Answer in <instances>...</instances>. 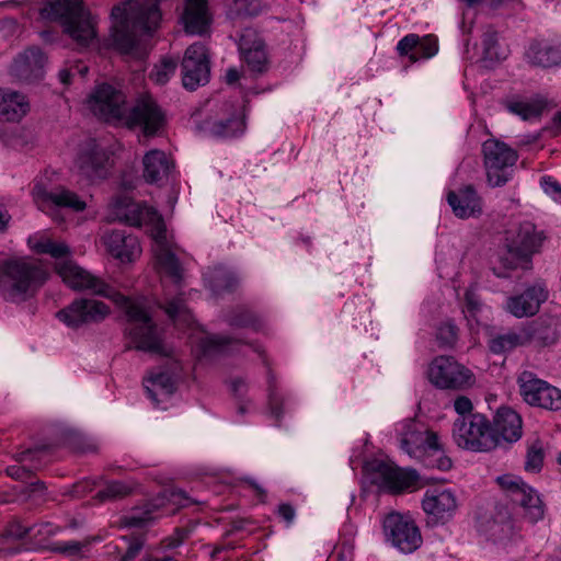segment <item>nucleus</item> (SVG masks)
Returning <instances> with one entry per match:
<instances>
[{
  "label": "nucleus",
  "instance_id": "cd10ccee",
  "mask_svg": "<svg viewBox=\"0 0 561 561\" xmlns=\"http://www.w3.org/2000/svg\"><path fill=\"white\" fill-rule=\"evenodd\" d=\"M526 61L534 67L561 66V45L550 39H534L525 50Z\"/></svg>",
  "mask_w": 561,
  "mask_h": 561
},
{
  "label": "nucleus",
  "instance_id": "774afa93",
  "mask_svg": "<svg viewBox=\"0 0 561 561\" xmlns=\"http://www.w3.org/2000/svg\"><path fill=\"white\" fill-rule=\"evenodd\" d=\"M73 77L72 76V71L69 69V68H66V69H61L59 71V79L60 81L64 83V84H69L70 83V78Z\"/></svg>",
  "mask_w": 561,
  "mask_h": 561
},
{
  "label": "nucleus",
  "instance_id": "473e14b6",
  "mask_svg": "<svg viewBox=\"0 0 561 561\" xmlns=\"http://www.w3.org/2000/svg\"><path fill=\"white\" fill-rule=\"evenodd\" d=\"M148 397L156 405L167 400L175 391V380L167 371H151L142 380Z\"/></svg>",
  "mask_w": 561,
  "mask_h": 561
},
{
  "label": "nucleus",
  "instance_id": "052dcab7",
  "mask_svg": "<svg viewBox=\"0 0 561 561\" xmlns=\"http://www.w3.org/2000/svg\"><path fill=\"white\" fill-rule=\"evenodd\" d=\"M277 515L286 523V526H290L296 517V510L289 503H282L277 507Z\"/></svg>",
  "mask_w": 561,
  "mask_h": 561
},
{
  "label": "nucleus",
  "instance_id": "2f4dec72",
  "mask_svg": "<svg viewBox=\"0 0 561 561\" xmlns=\"http://www.w3.org/2000/svg\"><path fill=\"white\" fill-rule=\"evenodd\" d=\"M30 111V103L20 92L0 89V121L18 123Z\"/></svg>",
  "mask_w": 561,
  "mask_h": 561
},
{
  "label": "nucleus",
  "instance_id": "7ed1b4c3",
  "mask_svg": "<svg viewBox=\"0 0 561 561\" xmlns=\"http://www.w3.org/2000/svg\"><path fill=\"white\" fill-rule=\"evenodd\" d=\"M111 219L134 227H147L152 238L154 267L160 276L168 277L181 289L184 283V268L173 245L167 239V228L158 210L146 204L118 197L111 204Z\"/></svg>",
  "mask_w": 561,
  "mask_h": 561
},
{
  "label": "nucleus",
  "instance_id": "69168bd1",
  "mask_svg": "<svg viewBox=\"0 0 561 561\" xmlns=\"http://www.w3.org/2000/svg\"><path fill=\"white\" fill-rule=\"evenodd\" d=\"M231 390L236 396H241L247 390V385L242 379H234L231 381Z\"/></svg>",
  "mask_w": 561,
  "mask_h": 561
},
{
  "label": "nucleus",
  "instance_id": "58836bf2",
  "mask_svg": "<svg viewBox=\"0 0 561 561\" xmlns=\"http://www.w3.org/2000/svg\"><path fill=\"white\" fill-rule=\"evenodd\" d=\"M546 457L545 444L540 439H535L527 446L524 468L527 472H539L543 467Z\"/></svg>",
  "mask_w": 561,
  "mask_h": 561
},
{
  "label": "nucleus",
  "instance_id": "338daca9",
  "mask_svg": "<svg viewBox=\"0 0 561 561\" xmlns=\"http://www.w3.org/2000/svg\"><path fill=\"white\" fill-rule=\"evenodd\" d=\"M140 549H141V546L139 543L129 546V548L127 549V551L124 556V560H130V559L135 558L137 556V553L140 551Z\"/></svg>",
  "mask_w": 561,
  "mask_h": 561
},
{
  "label": "nucleus",
  "instance_id": "e433bc0d",
  "mask_svg": "<svg viewBox=\"0 0 561 561\" xmlns=\"http://www.w3.org/2000/svg\"><path fill=\"white\" fill-rule=\"evenodd\" d=\"M526 335L523 328L518 331H508L503 334H497L489 340V350L493 354H504L518 346L526 345Z\"/></svg>",
  "mask_w": 561,
  "mask_h": 561
},
{
  "label": "nucleus",
  "instance_id": "6ab92c4d",
  "mask_svg": "<svg viewBox=\"0 0 561 561\" xmlns=\"http://www.w3.org/2000/svg\"><path fill=\"white\" fill-rule=\"evenodd\" d=\"M458 499L450 489H431L424 493L422 508L434 523L450 520L458 510Z\"/></svg>",
  "mask_w": 561,
  "mask_h": 561
},
{
  "label": "nucleus",
  "instance_id": "f257e3e1",
  "mask_svg": "<svg viewBox=\"0 0 561 561\" xmlns=\"http://www.w3.org/2000/svg\"><path fill=\"white\" fill-rule=\"evenodd\" d=\"M56 271L62 280L75 290H90L95 295L114 299L116 302L122 301L128 318L126 334L134 347L145 352L165 354L157 328L142 305L116 293L102 279L81 268L72 260L57 262Z\"/></svg>",
  "mask_w": 561,
  "mask_h": 561
},
{
  "label": "nucleus",
  "instance_id": "603ef678",
  "mask_svg": "<svg viewBox=\"0 0 561 561\" xmlns=\"http://www.w3.org/2000/svg\"><path fill=\"white\" fill-rule=\"evenodd\" d=\"M191 529L187 527L175 528L173 534L167 537L162 545L167 549H175L180 547L186 538L191 535Z\"/></svg>",
  "mask_w": 561,
  "mask_h": 561
},
{
  "label": "nucleus",
  "instance_id": "39448f33",
  "mask_svg": "<svg viewBox=\"0 0 561 561\" xmlns=\"http://www.w3.org/2000/svg\"><path fill=\"white\" fill-rule=\"evenodd\" d=\"M400 448L426 468L448 471L451 459L436 432L415 420H404L398 427Z\"/></svg>",
  "mask_w": 561,
  "mask_h": 561
},
{
  "label": "nucleus",
  "instance_id": "a19ab883",
  "mask_svg": "<svg viewBox=\"0 0 561 561\" xmlns=\"http://www.w3.org/2000/svg\"><path fill=\"white\" fill-rule=\"evenodd\" d=\"M163 308L169 318L174 322L183 320L184 322L190 323L191 314L185 305L182 293L172 299H168Z\"/></svg>",
  "mask_w": 561,
  "mask_h": 561
},
{
  "label": "nucleus",
  "instance_id": "de8ad7c7",
  "mask_svg": "<svg viewBox=\"0 0 561 561\" xmlns=\"http://www.w3.org/2000/svg\"><path fill=\"white\" fill-rule=\"evenodd\" d=\"M436 336L443 346H453L458 339V328L451 322H445L438 327Z\"/></svg>",
  "mask_w": 561,
  "mask_h": 561
},
{
  "label": "nucleus",
  "instance_id": "9b49d317",
  "mask_svg": "<svg viewBox=\"0 0 561 561\" xmlns=\"http://www.w3.org/2000/svg\"><path fill=\"white\" fill-rule=\"evenodd\" d=\"M543 239L542 231H537L531 222H523L506 244L507 251L501 257L503 266L508 270L529 268L531 255L539 250Z\"/></svg>",
  "mask_w": 561,
  "mask_h": 561
},
{
  "label": "nucleus",
  "instance_id": "0e129e2a",
  "mask_svg": "<svg viewBox=\"0 0 561 561\" xmlns=\"http://www.w3.org/2000/svg\"><path fill=\"white\" fill-rule=\"evenodd\" d=\"M71 71H72V76H79L80 78H84L85 75L88 73L89 71V68L88 66H85L84 64L82 62H76L75 65H72L70 68H69Z\"/></svg>",
  "mask_w": 561,
  "mask_h": 561
},
{
  "label": "nucleus",
  "instance_id": "bb28decb",
  "mask_svg": "<svg viewBox=\"0 0 561 561\" xmlns=\"http://www.w3.org/2000/svg\"><path fill=\"white\" fill-rule=\"evenodd\" d=\"M239 51L249 68L262 72L266 68L267 56L264 43L253 28H244L238 42Z\"/></svg>",
  "mask_w": 561,
  "mask_h": 561
},
{
  "label": "nucleus",
  "instance_id": "f3484780",
  "mask_svg": "<svg viewBox=\"0 0 561 561\" xmlns=\"http://www.w3.org/2000/svg\"><path fill=\"white\" fill-rule=\"evenodd\" d=\"M210 75L207 48L201 43L187 47L182 60V81L188 90H195L208 82Z\"/></svg>",
  "mask_w": 561,
  "mask_h": 561
},
{
  "label": "nucleus",
  "instance_id": "ea45409f",
  "mask_svg": "<svg viewBox=\"0 0 561 561\" xmlns=\"http://www.w3.org/2000/svg\"><path fill=\"white\" fill-rule=\"evenodd\" d=\"M33 250L41 254H48L58 260L71 254L70 248L65 242H56L50 239H42L34 243Z\"/></svg>",
  "mask_w": 561,
  "mask_h": 561
},
{
  "label": "nucleus",
  "instance_id": "4468645a",
  "mask_svg": "<svg viewBox=\"0 0 561 561\" xmlns=\"http://www.w3.org/2000/svg\"><path fill=\"white\" fill-rule=\"evenodd\" d=\"M427 378L438 389L461 390L469 387L473 379L472 374L454 357L440 355L428 365Z\"/></svg>",
  "mask_w": 561,
  "mask_h": 561
},
{
  "label": "nucleus",
  "instance_id": "4c0bfd02",
  "mask_svg": "<svg viewBox=\"0 0 561 561\" xmlns=\"http://www.w3.org/2000/svg\"><path fill=\"white\" fill-rule=\"evenodd\" d=\"M239 285V278L234 273L222 267L215 268L209 278V288L214 295H221L226 291H232Z\"/></svg>",
  "mask_w": 561,
  "mask_h": 561
},
{
  "label": "nucleus",
  "instance_id": "c756f323",
  "mask_svg": "<svg viewBox=\"0 0 561 561\" xmlns=\"http://www.w3.org/2000/svg\"><path fill=\"white\" fill-rule=\"evenodd\" d=\"M184 30L191 35L205 34L211 23L207 0H186L182 14Z\"/></svg>",
  "mask_w": 561,
  "mask_h": 561
},
{
  "label": "nucleus",
  "instance_id": "9d476101",
  "mask_svg": "<svg viewBox=\"0 0 561 561\" xmlns=\"http://www.w3.org/2000/svg\"><path fill=\"white\" fill-rule=\"evenodd\" d=\"M32 196L37 208L57 222L64 221L61 209L80 213L87 208V203L77 193L64 186L48 191L43 183L37 182L32 188Z\"/></svg>",
  "mask_w": 561,
  "mask_h": 561
},
{
  "label": "nucleus",
  "instance_id": "6e6d98bb",
  "mask_svg": "<svg viewBox=\"0 0 561 561\" xmlns=\"http://www.w3.org/2000/svg\"><path fill=\"white\" fill-rule=\"evenodd\" d=\"M58 531V527L53 523L45 522L31 526V536L46 538L54 536Z\"/></svg>",
  "mask_w": 561,
  "mask_h": 561
},
{
  "label": "nucleus",
  "instance_id": "ddd939ff",
  "mask_svg": "<svg viewBox=\"0 0 561 561\" xmlns=\"http://www.w3.org/2000/svg\"><path fill=\"white\" fill-rule=\"evenodd\" d=\"M385 539L403 553H412L422 545V535L411 516L398 512L387 514L382 519Z\"/></svg>",
  "mask_w": 561,
  "mask_h": 561
},
{
  "label": "nucleus",
  "instance_id": "a211bd4d",
  "mask_svg": "<svg viewBox=\"0 0 561 561\" xmlns=\"http://www.w3.org/2000/svg\"><path fill=\"white\" fill-rule=\"evenodd\" d=\"M110 313V308L95 299H76L68 307L57 312V318L70 328L99 322Z\"/></svg>",
  "mask_w": 561,
  "mask_h": 561
},
{
  "label": "nucleus",
  "instance_id": "20e7f679",
  "mask_svg": "<svg viewBox=\"0 0 561 561\" xmlns=\"http://www.w3.org/2000/svg\"><path fill=\"white\" fill-rule=\"evenodd\" d=\"M160 0H127L112 9L111 39L116 49L128 53L138 37L150 35L159 26Z\"/></svg>",
  "mask_w": 561,
  "mask_h": 561
},
{
  "label": "nucleus",
  "instance_id": "37998d69",
  "mask_svg": "<svg viewBox=\"0 0 561 561\" xmlns=\"http://www.w3.org/2000/svg\"><path fill=\"white\" fill-rule=\"evenodd\" d=\"M133 488L123 481H110L101 489L96 496L101 501H115L131 493Z\"/></svg>",
  "mask_w": 561,
  "mask_h": 561
},
{
  "label": "nucleus",
  "instance_id": "4be33fe9",
  "mask_svg": "<svg viewBox=\"0 0 561 561\" xmlns=\"http://www.w3.org/2000/svg\"><path fill=\"white\" fill-rule=\"evenodd\" d=\"M46 61L39 47H28L14 58L10 73L21 82L31 83L44 77Z\"/></svg>",
  "mask_w": 561,
  "mask_h": 561
},
{
  "label": "nucleus",
  "instance_id": "c9c22d12",
  "mask_svg": "<svg viewBox=\"0 0 561 561\" xmlns=\"http://www.w3.org/2000/svg\"><path fill=\"white\" fill-rule=\"evenodd\" d=\"M244 129V113L243 110H238L228 118L213 122L209 133L215 137L231 138L242 135Z\"/></svg>",
  "mask_w": 561,
  "mask_h": 561
},
{
  "label": "nucleus",
  "instance_id": "72a5a7b5",
  "mask_svg": "<svg viewBox=\"0 0 561 561\" xmlns=\"http://www.w3.org/2000/svg\"><path fill=\"white\" fill-rule=\"evenodd\" d=\"M526 335V345L535 343L539 346H548L557 342L559 334L556 325L549 321L533 322L523 327Z\"/></svg>",
  "mask_w": 561,
  "mask_h": 561
},
{
  "label": "nucleus",
  "instance_id": "f03ea898",
  "mask_svg": "<svg viewBox=\"0 0 561 561\" xmlns=\"http://www.w3.org/2000/svg\"><path fill=\"white\" fill-rule=\"evenodd\" d=\"M85 105L94 116L104 122L141 127L146 137L159 135L165 124L164 114L151 95L139 96L129 108L126 95L107 83L96 85L87 98Z\"/></svg>",
  "mask_w": 561,
  "mask_h": 561
},
{
  "label": "nucleus",
  "instance_id": "a18cd8bd",
  "mask_svg": "<svg viewBox=\"0 0 561 561\" xmlns=\"http://www.w3.org/2000/svg\"><path fill=\"white\" fill-rule=\"evenodd\" d=\"M232 341L225 335H211L201 340L199 347L203 355L208 356L217 353H225L229 350Z\"/></svg>",
  "mask_w": 561,
  "mask_h": 561
},
{
  "label": "nucleus",
  "instance_id": "5fc2aeb1",
  "mask_svg": "<svg viewBox=\"0 0 561 561\" xmlns=\"http://www.w3.org/2000/svg\"><path fill=\"white\" fill-rule=\"evenodd\" d=\"M541 187L546 194L561 204V183H559L552 176H543L541 179Z\"/></svg>",
  "mask_w": 561,
  "mask_h": 561
},
{
  "label": "nucleus",
  "instance_id": "864d4df0",
  "mask_svg": "<svg viewBox=\"0 0 561 561\" xmlns=\"http://www.w3.org/2000/svg\"><path fill=\"white\" fill-rule=\"evenodd\" d=\"M481 309L479 296L473 287H469L465 293V310L470 317L474 318Z\"/></svg>",
  "mask_w": 561,
  "mask_h": 561
},
{
  "label": "nucleus",
  "instance_id": "423d86ee",
  "mask_svg": "<svg viewBox=\"0 0 561 561\" xmlns=\"http://www.w3.org/2000/svg\"><path fill=\"white\" fill-rule=\"evenodd\" d=\"M47 277V272L35 261L7 260L0 266V291L7 300L22 302L32 297Z\"/></svg>",
  "mask_w": 561,
  "mask_h": 561
},
{
  "label": "nucleus",
  "instance_id": "b1692460",
  "mask_svg": "<svg viewBox=\"0 0 561 561\" xmlns=\"http://www.w3.org/2000/svg\"><path fill=\"white\" fill-rule=\"evenodd\" d=\"M548 299V290L542 284L526 288L520 295L512 296L506 301V310L516 318L536 314L541 304Z\"/></svg>",
  "mask_w": 561,
  "mask_h": 561
},
{
  "label": "nucleus",
  "instance_id": "2eb2a0df",
  "mask_svg": "<svg viewBox=\"0 0 561 561\" xmlns=\"http://www.w3.org/2000/svg\"><path fill=\"white\" fill-rule=\"evenodd\" d=\"M520 396L526 403L548 411L561 410V389L525 370L517 379Z\"/></svg>",
  "mask_w": 561,
  "mask_h": 561
},
{
  "label": "nucleus",
  "instance_id": "5701e85b",
  "mask_svg": "<svg viewBox=\"0 0 561 561\" xmlns=\"http://www.w3.org/2000/svg\"><path fill=\"white\" fill-rule=\"evenodd\" d=\"M107 161L106 152L94 140H89L81 148L76 160V167L82 176L94 181L106 176Z\"/></svg>",
  "mask_w": 561,
  "mask_h": 561
},
{
  "label": "nucleus",
  "instance_id": "412c9836",
  "mask_svg": "<svg viewBox=\"0 0 561 561\" xmlns=\"http://www.w3.org/2000/svg\"><path fill=\"white\" fill-rule=\"evenodd\" d=\"M485 536L494 543L506 547L519 538L520 527L513 518L507 506L497 505L491 518L484 524Z\"/></svg>",
  "mask_w": 561,
  "mask_h": 561
},
{
  "label": "nucleus",
  "instance_id": "13d9d810",
  "mask_svg": "<svg viewBox=\"0 0 561 561\" xmlns=\"http://www.w3.org/2000/svg\"><path fill=\"white\" fill-rule=\"evenodd\" d=\"M7 535L16 539H21L27 535L31 536V526H26L18 520H14L8 525Z\"/></svg>",
  "mask_w": 561,
  "mask_h": 561
},
{
  "label": "nucleus",
  "instance_id": "49530a36",
  "mask_svg": "<svg viewBox=\"0 0 561 561\" xmlns=\"http://www.w3.org/2000/svg\"><path fill=\"white\" fill-rule=\"evenodd\" d=\"M261 11V0H234L230 9L232 18L255 16Z\"/></svg>",
  "mask_w": 561,
  "mask_h": 561
},
{
  "label": "nucleus",
  "instance_id": "680f3d73",
  "mask_svg": "<svg viewBox=\"0 0 561 561\" xmlns=\"http://www.w3.org/2000/svg\"><path fill=\"white\" fill-rule=\"evenodd\" d=\"M82 547L83 546L79 541H68V542L61 543L58 547V551H60L61 553H65L67 556H77L81 552Z\"/></svg>",
  "mask_w": 561,
  "mask_h": 561
},
{
  "label": "nucleus",
  "instance_id": "c03bdc74",
  "mask_svg": "<svg viewBox=\"0 0 561 561\" xmlns=\"http://www.w3.org/2000/svg\"><path fill=\"white\" fill-rule=\"evenodd\" d=\"M176 61L172 58L164 57L161 59L159 64H157L151 72L149 73V79L152 80L157 84H165L169 79L175 73L176 70Z\"/></svg>",
  "mask_w": 561,
  "mask_h": 561
},
{
  "label": "nucleus",
  "instance_id": "4d7b16f0",
  "mask_svg": "<svg viewBox=\"0 0 561 561\" xmlns=\"http://www.w3.org/2000/svg\"><path fill=\"white\" fill-rule=\"evenodd\" d=\"M497 32L491 26H489L482 35L484 51L490 57L494 55V48L497 45Z\"/></svg>",
  "mask_w": 561,
  "mask_h": 561
},
{
  "label": "nucleus",
  "instance_id": "aec40b11",
  "mask_svg": "<svg viewBox=\"0 0 561 561\" xmlns=\"http://www.w3.org/2000/svg\"><path fill=\"white\" fill-rule=\"evenodd\" d=\"M378 483L391 493H401L417 485L419 474L413 469H403L393 463L377 461L373 466Z\"/></svg>",
  "mask_w": 561,
  "mask_h": 561
},
{
  "label": "nucleus",
  "instance_id": "1a4fd4ad",
  "mask_svg": "<svg viewBox=\"0 0 561 561\" xmlns=\"http://www.w3.org/2000/svg\"><path fill=\"white\" fill-rule=\"evenodd\" d=\"M201 501L191 497L181 489H164L156 497L150 500L144 510H134L125 517L128 527H144L149 522L163 514L174 513L180 508L199 504Z\"/></svg>",
  "mask_w": 561,
  "mask_h": 561
},
{
  "label": "nucleus",
  "instance_id": "f704fd0d",
  "mask_svg": "<svg viewBox=\"0 0 561 561\" xmlns=\"http://www.w3.org/2000/svg\"><path fill=\"white\" fill-rule=\"evenodd\" d=\"M504 105L510 113L519 116L524 121H529L541 116L546 107V101L539 98L531 100L513 98L506 100Z\"/></svg>",
  "mask_w": 561,
  "mask_h": 561
},
{
  "label": "nucleus",
  "instance_id": "c85d7f7f",
  "mask_svg": "<svg viewBox=\"0 0 561 561\" xmlns=\"http://www.w3.org/2000/svg\"><path fill=\"white\" fill-rule=\"evenodd\" d=\"M108 253L122 263L135 261L141 254V247L137 237L114 230L103 237Z\"/></svg>",
  "mask_w": 561,
  "mask_h": 561
},
{
  "label": "nucleus",
  "instance_id": "0eeeda50",
  "mask_svg": "<svg viewBox=\"0 0 561 561\" xmlns=\"http://www.w3.org/2000/svg\"><path fill=\"white\" fill-rule=\"evenodd\" d=\"M44 20L58 21L79 46H88L96 35L95 22L82 0H47L39 9Z\"/></svg>",
  "mask_w": 561,
  "mask_h": 561
},
{
  "label": "nucleus",
  "instance_id": "dca6fc26",
  "mask_svg": "<svg viewBox=\"0 0 561 561\" xmlns=\"http://www.w3.org/2000/svg\"><path fill=\"white\" fill-rule=\"evenodd\" d=\"M488 181L493 186H502L510 179L508 168L517 161V152L505 142L488 139L482 145Z\"/></svg>",
  "mask_w": 561,
  "mask_h": 561
},
{
  "label": "nucleus",
  "instance_id": "79ce46f5",
  "mask_svg": "<svg viewBox=\"0 0 561 561\" xmlns=\"http://www.w3.org/2000/svg\"><path fill=\"white\" fill-rule=\"evenodd\" d=\"M438 50L437 38L434 35H419V44L410 56V62L414 64L422 59L433 57Z\"/></svg>",
  "mask_w": 561,
  "mask_h": 561
},
{
  "label": "nucleus",
  "instance_id": "f8f14e48",
  "mask_svg": "<svg viewBox=\"0 0 561 561\" xmlns=\"http://www.w3.org/2000/svg\"><path fill=\"white\" fill-rule=\"evenodd\" d=\"M497 484L506 496L524 510V517L531 524L545 516V504L537 491L528 485L520 477L503 474L497 477Z\"/></svg>",
  "mask_w": 561,
  "mask_h": 561
},
{
  "label": "nucleus",
  "instance_id": "a878e982",
  "mask_svg": "<svg viewBox=\"0 0 561 561\" xmlns=\"http://www.w3.org/2000/svg\"><path fill=\"white\" fill-rule=\"evenodd\" d=\"M492 433L497 438V446L502 442L516 443L523 436L522 416L508 407L497 409L493 417Z\"/></svg>",
  "mask_w": 561,
  "mask_h": 561
},
{
  "label": "nucleus",
  "instance_id": "3c124183",
  "mask_svg": "<svg viewBox=\"0 0 561 561\" xmlns=\"http://www.w3.org/2000/svg\"><path fill=\"white\" fill-rule=\"evenodd\" d=\"M419 44V35L414 33H410L403 36L397 44V53L400 57H408L410 60V56L415 50V47Z\"/></svg>",
  "mask_w": 561,
  "mask_h": 561
},
{
  "label": "nucleus",
  "instance_id": "e2e57ef3",
  "mask_svg": "<svg viewBox=\"0 0 561 561\" xmlns=\"http://www.w3.org/2000/svg\"><path fill=\"white\" fill-rule=\"evenodd\" d=\"M7 473L16 480H24L30 477V470L23 466H10L7 468Z\"/></svg>",
  "mask_w": 561,
  "mask_h": 561
},
{
  "label": "nucleus",
  "instance_id": "393cba45",
  "mask_svg": "<svg viewBox=\"0 0 561 561\" xmlns=\"http://www.w3.org/2000/svg\"><path fill=\"white\" fill-rule=\"evenodd\" d=\"M174 169L173 159L160 149H151L142 158V176L149 184L162 185Z\"/></svg>",
  "mask_w": 561,
  "mask_h": 561
},
{
  "label": "nucleus",
  "instance_id": "bf43d9fd",
  "mask_svg": "<svg viewBox=\"0 0 561 561\" xmlns=\"http://www.w3.org/2000/svg\"><path fill=\"white\" fill-rule=\"evenodd\" d=\"M454 409L460 415L459 417H462L472 414L471 411L473 409V405L468 397L459 396L456 398L454 402Z\"/></svg>",
  "mask_w": 561,
  "mask_h": 561
},
{
  "label": "nucleus",
  "instance_id": "09e8293b",
  "mask_svg": "<svg viewBox=\"0 0 561 561\" xmlns=\"http://www.w3.org/2000/svg\"><path fill=\"white\" fill-rule=\"evenodd\" d=\"M228 323L231 327L248 328V327L254 325L255 318H254V314L251 311H249L248 309L240 308V309H237L236 311H233L229 316Z\"/></svg>",
  "mask_w": 561,
  "mask_h": 561
},
{
  "label": "nucleus",
  "instance_id": "8fccbe9b",
  "mask_svg": "<svg viewBox=\"0 0 561 561\" xmlns=\"http://www.w3.org/2000/svg\"><path fill=\"white\" fill-rule=\"evenodd\" d=\"M268 407L274 417L279 419L283 415V399L276 391L271 374L268 377Z\"/></svg>",
  "mask_w": 561,
  "mask_h": 561
},
{
  "label": "nucleus",
  "instance_id": "7c9ffc66",
  "mask_svg": "<svg viewBox=\"0 0 561 561\" xmlns=\"http://www.w3.org/2000/svg\"><path fill=\"white\" fill-rule=\"evenodd\" d=\"M447 202L455 216L461 219L476 217L482 213L481 199L472 186L448 192Z\"/></svg>",
  "mask_w": 561,
  "mask_h": 561
},
{
  "label": "nucleus",
  "instance_id": "6e6552de",
  "mask_svg": "<svg viewBox=\"0 0 561 561\" xmlns=\"http://www.w3.org/2000/svg\"><path fill=\"white\" fill-rule=\"evenodd\" d=\"M455 443L471 451H490L497 447L490 421L481 413L458 417L453 427Z\"/></svg>",
  "mask_w": 561,
  "mask_h": 561
}]
</instances>
